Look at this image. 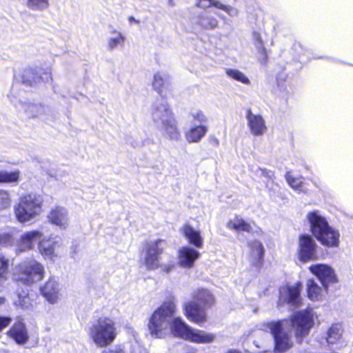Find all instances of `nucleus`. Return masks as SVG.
Listing matches in <instances>:
<instances>
[{"label": "nucleus", "mask_w": 353, "mask_h": 353, "mask_svg": "<svg viewBox=\"0 0 353 353\" xmlns=\"http://www.w3.org/2000/svg\"><path fill=\"white\" fill-rule=\"evenodd\" d=\"M173 329L174 336L196 343H210L216 339L215 334L193 329L183 320L176 319Z\"/></svg>", "instance_id": "9"}, {"label": "nucleus", "mask_w": 353, "mask_h": 353, "mask_svg": "<svg viewBox=\"0 0 353 353\" xmlns=\"http://www.w3.org/2000/svg\"><path fill=\"white\" fill-rule=\"evenodd\" d=\"M259 172H260L261 176H263L269 179L272 180V178L274 176L273 172H272L270 170H268L266 169H260Z\"/></svg>", "instance_id": "44"}, {"label": "nucleus", "mask_w": 353, "mask_h": 353, "mask_svg": "<svg viewBox=\"0 0 353 353\" xmlns=\"http://www.w3.org/2000/svg\"><path fill=\"white\" fill-rule=\"evenodd\" d=\"M174 267V264H167V265L162 266V270L163 272H165L166 273H169L172 270Z\"/></svg>", "instance_id": "46"}, {"label": "nucleus", "mask_w": 353, "mask_h": 353, "mask_svg": "<svg viewBox=\"0 0 353 353\" xmlns=\"http://www.w3.org/2000/svg\"><path fill=\"white\" fill-rule=\"evenodd\" d=\"M250 261L252 265L258 268L261 265L263 259L265 250L263 244L259 241L249 243Z\"/></svg>", "instance_id": "25"}, {"label": "nucleus", "mask_w": 353, "mask_h": 353, "mask_svg": "<svg viewBox=\"0 0 353 353\" xmlns=\"http://www.w3.org/2000/svg\"><path fill=\"white\" fill-rule=\"evenodd\" d=\"M43 199L39 194L30 193L21 196L14 207L17 220L24 223L34 219L42 211Z\"/></svg>", "instance_id": "5"}, {"label": "nucleus", "mask_w": 353, "mask_h": 353, "mask_svg": "<svg viewBox=\"0 0 353 353\" xmlns=\"http://www.w3.org/2000/svg\"><path fill=\"white\" fill-rule=\"evenodd\" d=\"M4 302V299L2 298V297H0V305H1L2 303H3Z\"/></svg>", "instance_id": "48"}, {"label": "nucleus", "mask_w": 353, "mask_h": 353, "mask_svg": "<svg viewBox=\"0 0 353 353\" xmlns=\"http://www.w3.org/2000/svg\"><path fill=\"white\" fill-rule=\"evenodd\" d=\"M167 247V242L163 239L150 240L145 244L144 263L148 270H157L161 267V255Z\"/></svg>", "instance_id": "12"}, {"label": "nucleus", "mask_w": 353, "mask_h": 353, "mask_svg": "<svg viewBox=\"0 0 353 353\" xmlns=\"http://www.w3.org/2000/svg\"><path fill=\"white\" fill-rule=\"evenodd\" d=\"M57 246H59V241L48 238L41 239L38 243L39 253L45 259L51 261L57 256L55 254V248Z\"/></svg>", "instance_id": "23"}, {"label": "nucleus", "mask_w": 353, "mask_h": 353, "mask_svg": "<svg viewBox=\"0 0 353 353\" xmlns=\"http://www.w3.org/2000/svg\"><path fill=\"white\" fill-rule=\"evenodd\" d=\"M181 234L188 242L196 248H201L203 245V239L199 230L194 229L188 223L184 224L180 229Z\"/></svg>", "instance_id": "20"}, {"label": "nucleus", "mask_w": 353, "mask_h": 353, "mask_svg": "<svg viewBox=\"0 0 353 353\" xmlns=\"http://www.w3.org/2000/svg\"><path fill=\"white\" fill-rule=\"evenodd\" d=\"M301 284L300 283H296L294 285L281 288L279 305L288 303L295 307L299 306L301 302Z\"/></svg>", "instance_id": "16"}, {"label": "nucleus", "mask_w": 353, "mask_h": 353, "mask_svg": "<svg viewBox=\"0 0 353 353\" xmlns=\"http://www.w3.org/2000/svg\"><path fill=\"white\" fill-rule=\"evenodd\" d=\"M247 126L253 136L260 137L266 133L268 127L263 116L254 113L250 108L246 110Z\"/></svg>", "instance_id": "15"}, {"label": "nucleus", "mask_w": 353, "mask_h": 353, "mask_svg": "<svg viewBox=\"0 0 353 353\" xmlns=\"http://www.w3.org/2000/svg\"><path fill=\"white\" fill-rule=\"evenodd\" d=\"M196 6L203 9H207L214 6L217 9L225 11L230 17H236L239 10L230 5H225L218 0H196Z\"/></svg>", "instance_id": "24"}, {"label": "nucleus", "mask_w": 353, "mask_h": 353, "mask_svg": "<svg viewBox=\"0 0 353 353\" xmlns=\"http://www.w3.org/2000/svg\"><path fill=\"white\" fill-rule=\"evenodd\" d=\"M129 21H136L135 19L133 17H129Z\"/></svg>", "instance_id": "47"}, {"label": "nucleus", "mask_w": 353, "mask_h": 353, "mask_svg": "<svg viewBox=\"0 0 353 353\" xmlns=\"http://www.w3.org/2000/svg\"><path fill=\"white\" fill-rule=\"evenodd\" d=\"M194 300L185 303L183 305L187 319L196 324L206 321L205 309L210 308L214 303L212 294L208 290H199L194 294Z\"/></svg>", "instance_id": "4"}, {"label": "nucleus", "mask_w": 353, "mask_h": 353, "mask_svg": "<svg viewBox=\"0 0 353 353\" xmlns=\"http://www.w3.org/2000/svg\"><path fill=\"white\" fill-rule=\"evenodd\" d=\"M10 204L11 199L8 192L0 190V210L9 208Z\"/></svg>", "instance_id": "41"}, {"label": "nucleus", "mask_w": 353, "mask_h": 353, "mask_svg": "<svg viewBox=\"0 0 353 353\" xmlns=\"http://www.w3.org/2000/svg\"><path fill=\"white\" fill-rule=\"evenodd\" d=\"M170 85V79L167 74L161 72L154 73L152 86L159 94L163 95L164 90L168 89Z\"/></svg>", "instance_id": "28"}, {"label": "nucleus", "mask_w": 353, "mask_h": 353, "mask_svg": "<svg viewBox=\"0 0 353 353\" xmlns=\"http://www.w3.org/2000/svg\"><path fill=\"white\" fill-rule=\"evenodd\" d=\"M42 295L50 303H55L59 298V285L54 278H50L41 288Z\"/></svg>", "instance_id": "21"}, {"label": "nucleus", "mask_w": 353, "mask_h": 353, "mask_svg": "<svg viewBox=\"0 0 353 353\" xmlns=\"http://www.w3.org/2000/svg\"><path fill=\"white\" fill-rule=\"evenodd\" d=\"M15 305L27 309L31 306L32 303L28 294L23 291L21 294L17 295V299L14 301Z\"/></svg>", "instance_id": "39"}, {"label": "nucleus", "mask_w": 353, "mask_h": 353, "mask_svg": "<svg viewBox=\"0 0 353 353\" xmlns=\"http://www.w3.org/2000/svg\"><path fill=\"white\" fill-rule=\"evenodd\" d=\"M310 272L320 281L325 289L330 284L338 282V279L332 268L326 264H316L309 268Z\"/></svg>", "instance_id": "14"}, {"label": "nucleus", "mask_w": 353, "mask_h": 353, "mask_svg": "<svg viewBox=\"0 0 353 353\" xmlns=\"http://www.w3.org/2000/svg\"><path fill=\"white\" fill-rule=\"evenodd\" d=\"M44 268L34 259L23 261L14 269V279L22 284L30 285L43 278Z\"/></svg>", "instance_id": "7"}, {"label": "nucleus", "mask_w": 353, "mask_h": 353, "mask_svg": "<svg viewBox=\"0 0 353 353\" xmlns=\"http://www.w3.org/2000/svg\"><path fill=\"white\" fill-rule=\"evenodd\" d=\"M9 259L0 253V286H1L8 278Z\"/></svg>", "instance_id": "36"}, {"label": "nucleus", "mask_w": 353, "mask_h": 353, "mask_svg": "<svg viewBox=\"0 0 353 353\" xmlns=\"http://www.w3.org/2000/svg\"><path fill=\"white\" fill-rule=\"evenodd\" d=\"M40 77L36 69L32 68H26L21 75L22 83L26 85H32L37 83Z\"/></svg>", "instance_id": "34"}, {"label": "nucleus", "mask_w": 353, "mask_h": 353, "mask_svg": "<svg viewBox=\"0 0 353 353\" xmlns=\"http://www.w3.org/2000/svg\"><path fill=\"white\" fill-rule=\"evenodd\" d=\"M252 38L258 52L259 61L261 64H266L268 60V56L261 34L257 32H254Z\"/></svg>", "instance_id": "30"}, {"label": "nucleus", "mask_w": 353, "mask_h": 353, "mask_svg": "<svg viewBox=\"0 0 353 353\" xmlns=\"http://www.w3.org/2000/svg\"><path fill=\"white\" fill-rule=\"evenodd\" d=\"M227 227L236 232H246L248 233L258 232L259 230V228H253L250 223L246 222L241 216H238L230 220L227 224Z\"/></svg>", "instance_id": "26"}, {"label": "nucleus", "mask_w": 353, "mask_h": 353, "mask_svg": "<svg viewBox=\"0 0 353 353\" xmlns=\"http://www.w3.org/2000/svg\"><path fill=\"white\" fill-rule=\"evenodd\" d=\"M176 312V303L172 299L165 301L153 312L148 325L152 336L161 339L170 332L174 334L173 327L175 321L182 320L181 317L175 316Z\"/></svg>", "instance_id": "1"}, {"label": "nucleus", "mask_w": 353, "mask_h": 353, "mask_svg": "<svg viewBox=\"0 0 353 353\" xmlns=\"http://www.w3.org/2000/svg\"><path fill=\"white\" fill-rule=\"evenodd\" d=\"M20 172L19 170L8 172L0 171V183H14L19 179Z\"/></svg>", "instance_id": "37"}, {"label": "nucleus", "mask_w": 353, "mask_h": 353, "mask_svg": "<svg viewBox=\"0 0 353 353\" xmlns=\"http://www.w3.org/2000/svg\"><path fill=\"white\" fill-rule=\"evenodd\" d=\"M42 236L43 233L38 230L28 231L23 233L17 241V252L32 250L36 241H40Z\"/></svg>", "instance_id": "18"}, {"label": "nucleus", "mask_w": 353, "mask_h": 353, "mask_svg": "<svg viewBox=\"0 0 353 353\" xmlns=\"http://www.w3.org/2000/svg\"><path fill=\"white\" fill-rule=\"evenodd\" d=\"M287 182L296 191L303 192V181L302 178L293 177L290 174H287L285 176Z\"/></svg>", "instance_id": "40"}, {"label": "nucleus", "mask_w": 353, "mask_h": 353, "mask_svg": "<svg viewBox=\"0 0 353 353\" xmlns=\"http://www.w3.org/2000/svg\"><path fill=\"white\" fill-rule=\"evenodd\" d=\"M13 243L12 235L3 233L0 234V247L7 246Z\"/></svg>", "instance_id": "42"}, {"label": "nucleus", "mask_w": 353, "mask_h": 353, "mask_svg": "<svg viewBox=\"0 0 353 353\" xmlns=\"http://www.w3.org/2000/svg\"><path fill=\"white\" fill-rule=\"evenodd\" d=\"M343 332V327L339 323H335L330 326L327 331L326 340L329 344H335L339 342Z\"/></svg>", "instance_id": "31"}, {"label": "nucleus", "mask_w": 353, "mask_h": 353, "mask_svg": "<svg viewBox=\"0 0 353 353\" xmlns=\"http://www.w3.org/2000/svg\"><path fill=\"white\" fill-rule=\"evenodd\" d=\"M327 289L321 288L313 279H309L307 282V296L311 301H319L323 296Z\"/></svg>", "instance_id": "29"}, {"label": "nucleus", "mask_w": 353, "mask_h": 353, "mask_svg": "<svg viewBox=\"0 0 353 353\" xmlns=\"http://www.w3.org/2000/svg\"><path fill=\"white\" fill-rule=\"evenodd\" d=\"M89 336L97 346L106 347L117 338L116 323L109 317H100L90 327Z\"/></svg>", "instance_id": "6"}, {"label": "nucleus", "mask_w": 353, "mask_h": 353, "mask_svg": "<svg viewBox=\"0 0 353 353\" xmlns=\"http://www.w3.org/2000/svg\"><path fill=\"white\" fill-rule=\"evenodd\" d=\"M11 322V319L9 317L0 316V331L4 327H7Z\"/></svg>", "instance_id": "43"}, {"label": "nucleus", "mask_w": 353, "mask_h": 353, "mask_svg": "<svg viewBox=\"0 0 353 353\" xmlns=\"http://www.w3.org/2000/svg\"><path fill=\"white\" fill-rule=\"evenodd\" d=\"M151 117L154 123L169 139L179 141L181 133L169 105L163 99L156 101L151 107Z\"/></svg>", "instance_id": "2"}, {"label": "nucleus", "mask_w": 353, "mask_h": 353, "mask_svg": "<svg viewBox=\"0 0 353 353\" xmlns=\"http://www.w3.org/2000/svg\"><path fill=\"white\" fill-rule=\"evenodd\" d=\"M8 335L19 345H24L29 339L26 325L20 321L14 323Z\"/></svg>", "instance_id": "22"}, {"label": "nucleus", "mask_w": 353, "mask_h": 353, "mask_svg": "<svg viewBox=\"0 0 353 353\" xmlns=\"http://www.w3.org/2000/svg\"><path fill=\"white\" fill-rule=\"evenodd\" d=\"M103 353H125L120 345H115L112 349L104 350Z\"/></svg>", "instance_id": "45"}, {"label": "nucleus", "mask_w": 353, "mask_h": 353, "mask_svg": "<svg viewBox=\"0 0 353 353\" xmlns=\"http://www.w3.org/2000/svg\"><path fill=\"white\" fill-rule=\"evenodd\" d=\"M47 219L49 223L61 230H66L70 225L68 210L61 206H55L50 209Z\"/></svg>", "instance_id": "17"}, {"label": "nucleus", "mask_w": 353, "mask_h": 353, "mask_svg": "<svg viewBox=\"0 0 353 353\" xmlns=\"http://www.w3.org/2000/svg\"><path fill=\"white\" fill-rule=\"evenodd\" d=\"M198 24L203 29L214 30L218 27L219 21L207 12L199 16Z\"/></svg>", "instance_id": "32"}, {"label": "nucleus", "mask_w": 353, "mask_h": 353, "mask_svg": "<svg viewBox=\"0 0 353 353\" xmlns=\"http://www.w3.org/2000/svg\"><path fill=\"white\" fill-rule=\"evenodd\" d=\"M190 116L194 125H205L208 122L207 117L200 110H192L190 112Z\"/></svg>", "instance_id": "38"}, {"label": "nucleus", "mask_w": 353, "mask_h": 353, "mask_svg": "<svg viewBox=\"0 0 353 353\" xmlns=\"http://www.w3.org/2000/svg\"><path fill=\"white\" fill-rule=\"evenodd\" d=\"M288 325L289 321L286 319L272 321L267 325L274 338V351L276 353H283L293 346Z\"/></svg>", "instance_id": "10"}, {"label": "nucleus", "mask_w": 353, "mask_h": 353, "mask_svg": "<svg viewBox=\"0 0 353 353\" xmlns=\"http://www.w3.org/2000/svg\"><path fill=\"white\" fill-rule=\"evenodd\" d=\"M199 256L200 252L196 249L190 246H183L178 253L179 264L183 268H192Z\"/></svg>", "instance_id": "19"}, {"label": "nucleus", "mask_w": 353, "mask_h": 353, "mask_svg": "<svg viewBox=\"0 0 353 353\" xmlns=\"http://www.w3.org/2000/svg\"><path fill=\"white\" fill-rule=\"evenodd\" d=\"M317 245L314 239L309 234H302L299 241V258L301 261L307 262L316 259Z\"/></svg>", "instance_id": "13"}, {"label": "nucleus", "mask_w": 353, "mask_h": 353, "mask_svg": "<svg viewBox=\"0 0 353 353\" xmlns=\"http://www.w3.org/2000/svg\"><path fill=\"white\" fill-rule=\"evenodd\" d=\"M208 132L206 125H194L186 132L185 138L189 143H198Z\"/></svg>", "instance_id": "27"}, {"label": "nucleus", "mask_w": 353, "mask_h": 353, "mask_svg": "<svg viewBox=\"0 0 353 353\" xmlns=\"http://www.w3.org/2000/svg\"><path fill=\"white\" fill-rule=\"evenodd\" d=\"M225 74L228 77L243 84L249 85L250 83V79L239 70L227 68L225 69Z\"/></svg>", "instance_id": "35"}, {"label": "nucleus", "mask_w": 353, "mask_h": 353, "mask_svg": "<svg viewBox=\"0 0 353 353\" xmlns=\"http://www.w3.org/2000/svg\"><path fill=\"white\" fill-rule=\"evenodd\" d=\"M316 317L312 309H307L295 312L289 321L288 327H291L294 333L296 341L301 343L314 325Z\"/></svg>", "instance_id": "8"}, {"label": "nucleus", "mask_w": 353, "mask_h": 353, "mask_svg": "<svg viewBox=\"0 0 353 353\" xmlns=\"http://www.w3.org/2000/svg\"><path fill=\"white\" fill-rule=\"evenodd\" d=\"M218 17H221V18H222V19H224V17H222L221 14H218Z\"/></svg>", "instance_id": "49"}, {"label": "nucleus", "mask_w": 353, "mask_h": 353, "mask_svg": "<svg viewBox=\"0 0 353 353\" xmlns=\"http://www.w3.org/2000/svg\"><path fill=\"white\" fill-rule=\"evenodd\" d=\"M110 34L112 36L107 39V48L108 50H113L124 44L125 37L120 32L113 30L110 32Z\"/></svg>", "instance_id": "33"}, {"label": "nucleus", "mask_w": 353, "mask_h": 353, "mask_svg": "<svg viewBox=\"0 0 353 353\" xmlns=\"http://www.w3.org/2000/svg\"><path fill=\"white\" fill-rule=\"evenodd\" d=\"M10 101L19 111H23L28 117L50 120L53 117L50 107L41 103L29 102L11 97Z\"/></svg>", "instance_id": "11"}, {"label": "nucleus", "mask_w": 353, "mask_h": 353, "mask_svg": "<svg viewBox=\"0 0 353 353\" xmlns=\"http://www.w3.org/2000/svg\"><path fill=\"white\" fill-rule=\"evenodd\" d=\"M307 219L313 236L324 246L336 248L339 244V232L331 227L319 211L308 212Z\"/></svg>", "instance_id": "3"}]
</instances>
